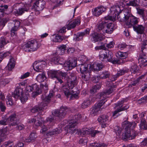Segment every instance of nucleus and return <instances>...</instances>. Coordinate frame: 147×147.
Returning a JSON list of instances; mask_svg holds the SVG:
<instances>
[{
  "mask_svg": "<svg viewBox=\"0 0 147 147\" xmlns=\"http://www.w3.org/2000/svg\"><path fill=\"white\" fill-rule=\"evenodd\" d=\"M83 79L87 83L86 81L88 80L90 78V71L91 70L98 71L101 70L103 67V65L101 64L95 63L91 65L86 57L83 55Z\"/></svg>",
  "mask_w": 147,
  "mask_h": 147,
  "instance_id": "nucleus-1",
  "label": "nucleus"
},
{
  "mask_svg": "<svg viewBox=\"0 0 147 147\" xmlns=\"http://www.w3.org/2000/svg\"><path fill=\"white\" fill-rule=\"evenodd\" d=\"M54 92L53 91H50L49 95L45 97H42L43 101L37 106H36L31 109V111L32 113L38 112L39 111H42L43 109L47 108V103L45 102H49L51 98L54 96Z\"/></svg>",
  "mask_w": 147,
  "mask_h": 147,
  "instance_id": "nucleus-2",
  "label": "nucleus"
},
{
  "mask_svg": "<svg viewBox=\"0 0 147 147\" xmlns=\"http://www.w3.org/2000/svg\"><path fill=\"white\" fill-rule=\"evenodd\" d=\"M115 28L113 24L111 23H108L107 22H102L98 25L97 30L102 34L105 33L111 34Z\"/></svg>",
  "mask_w": 147,
  "mask_h": 147,
  "instance_id": "nucleus-3",
  "label": "nucleus"
},
{
  "mask_svg": "<svg viewBox=\"0 0 147 147\" xmlns=\"http://www.w3.org/2000/svg\"><path fill=\"white\" fill-rule=\"evenodd\" d=\"M113 55L112 52L106 49L104 50L100 51L99 58L102 61L107 62H110L113 64L119 63V61L118 60H113L112 59Z\"/></svg>",
  "mask_w": 147,
  "mask_h": 147,
  "instance_id": "nucleus-4",
  "label": "nucleus"
},
{
  "mask_svg": "<svg viewBox=\"0 0 147 147\" xmlns=\"http://www.w3.org/2000/svg\"><path fill=\"white\" fill-rule=\"evenodd\" d=\"M38 42L33 40L28 41L22 47V48L25 51L27 52H31L36 51L39 47Z\"/></svg>",
  "mask_w": 147,
  "mask_h": 147,
  "instance_id": "nucleus-5",
  "label": "nucleus"
},
{
  "mask_svg": "<svg viewBox=\"0 0 147 147\" xmlns=\"http://www.w3.org/2000/svg\"><path fill=\"white\" fill-rule=\"evenodd\" d=\"M81 117V116L80 114L75 115L73 117V119L69 121V123L67 126V131L68 132L72 133L78 131V130L75 128L77 124V121Z\"/></svg>",
  "mask_w": 147,
  "mask_h": 147,
  "instance_id": "nucleus-6",
  "label": "nucleus"
},
{
  "mask_svg": "<svg viewBox=\"0 0 147 147\" xmlns=\"http://www.w3.org/2000/svg\"><path fill=\"white\" fill-rule=\"evenodd\" d=\"M110 13L111 15L105 17L106 20H110L113 21L115 20L116 17L119 13L121 11L120 7L116 3L113 6L111 7L110 8Z\"/></svg>",
  "mask_w": 147,
  "mask_h": 147,
  "instance_id": "nucleus-7",
  "label": "nucleus"
},
{
  "mask_svg": "<svg viewBox=\"0 0 147 147\" xmlns=\"http://www.w3.org/2000/svg\"><path fill=\"white\" fill-rule=\"evenodd\" d=\"M130 16V11L125 9L123 11H120L117 15V18L118 20L121 22H125Z\"/></svg>",
  "mask_w": 147,
  "mask_h": 147,
  "instance_id": "nucleus-8",
  "label": "nucleus"
},
{
  "mask_svg": "<svg viewBox=\"0 0 147 147\" xmlns=\"http://www.w3.org/2000/svg\"><path fill=\"white\" fill-rule=\"evenodd\" d=\"M137 134V132L135 131L128 129L123 134L121 138L124 140H131L134 139Z\"/></svg>",
  "mask_w": 147,
  "mask_h": 147,
  "instance_id": "nucleus-9",
  "label": "nucleus"
},
{
  "mask_svg": "<svg viewBox=\"0 0 147 147\" xmlns=\"http://www.w3.org/2000/svg\"><path fill=\"white\" fill-rule=\"evenodd\" d=\"M47 63V60L45 61L41 60L35 61L33 64L34 69L38 72H42L43 68Z\"/></svg>",
  "mask_w": 147,
  "mask_h": 147,
  "instance_id": "nucleus-10",
  "label": "nucleus"
},
{
  "mask_svg": "<svg viewBox=\"0 0 147 147\" xmlns=\"http://www.w3.org/2000/svg\"><path fill=\"white\" fill-rule=\"evenodd\" d=\"M59 70H49L48 72V74L49 77L51 78H56L57 81L55 82V83H60L61 84L63 83V81L61 78H59Z\"/></svg>",
  "mask_w": 147,
  "mask_h": 147,
  "instance_id": "nucleus-11",
  "label": "nucleus"
},
{
  "mask_svg": "<svg viewBox=\"0 0 147 147\" xmlns=\"http://www.w3.org/2000/svg\"><path fill=\"white\" fill-rule=\"evenodd\" d=\"M69 111V109L66 107H61L59 110H56L54 111V115L59 117L65 116Z\"/></svg>",
  "mask_w": 147,
  "mask_h": 147,
  "instance_id": "nucleus-12",
  "label": "nucleus"
},
{
  "mask_svg": "<svg viewBox=\"0 0 147 147\" xmlns=\"http://www.w3.org/2000/svg\"><path fill=\"white\" fill-rule=\"evenodd\" d=\"M77 61L75 59H71L69 61H66L64 64V69L66 71L72 69L76 66Z\"/></svg>",
  "mask_w": 147,
  "mask_h": 147,
  "instance_id": "nucleus-13",
  "label": "nucleus"
},
{
  "mask_svg": "<svg viewBox=\"0 0 147 147\" xmlns=\"http://www.w3.org/2000/svg\"><path fill=\"white\" fill-rule=\"evenodd\" d=\"M70 78L67 80V82L68 83L69 89H72L77 84V81L76 76L74 74H71L70 76Z\"/></svg>",
  "mask_w": 147,
  "mask_h": 147,
  "instance_id": "nucleus-14",
  "label": "nucleus"
},
{
  "mask_svg": "<svg viewBox=\"0 0 147 147\" xmlns=\"http://www.w3.org/2000/svg\"><path fill=\"white\" fill-rule=\"evenodd\" d=\"M105 101H100L97 105L92 107L90 109V113L93 115H96L98 111L100 110V108L104 104Z\"/></svg>",
  "mask_w": 147,
  "mask_h": 147,
  "instance_id": "nucleus-15",
  "label": "nucleus"
},
{
  "mask_svg": "<svg viewBox=\"0 0 147 147\" xmlns=\"http://www.w3.org/2000/svg\"><path fill=\"white\" fill-rule=\"evenodd\" d=\"M138 22V18L132 16L129 17L126 20V25L128 28H130L135 24H137Z\"/></svg>",
  "mask_w": 147,
  "mask_h": 147,
  "instance_id": "nucleus-16",
  "label": "nucleus"
},
{
  "mask_svg": "<svg viewBox=\"0 0 147 147\" xmlns=\"http://www.w3.org/2000/svg\"><path fill=\"white\" fill-rule=\"evenodd\" d=\"M106 9L103 6H99L95 8L93 11V14L96 16H98L104 11Z\"/></svg>",
  "mask_w": 147,
  "mask_h": 147,
  "instance_id": "nucleus-17",
  "label": "nucleus"
},
{
  "mask_svg": "<svg viewBox=\"0 0 147 147\" xmlns=\"http://www.w3.org/2000/svg\"><path fill=\"white\" fill-rule=\"evenodd\" d=\"M80 20L79 19H75L71 21L67 26L68 30H70L75 28L76 25H78L80 23Z\"/></svg>",
  "mask_w": 147,
  "mask_h": 147,
  "instance_id": "nucleus-18",
  "label": "nucleus"
},
{
  "mask_svg": "<svg viewBox=\"0 0 147 147\" xmlns=\"http://www.w3.org/2000/svg\"><path fill=\"white\" fill-rule=\"evenodd\" d=\"M113 89L114 88H110L109 89H107L105 91L101 93L100 94V99L102 100H104L107 97V95H109L113 92Z\"/></svg>",
  "mask_w": 147,
  "mask_h": 147,
  "instance_id": "nucleus-19",
  "label": "nucleus"
},
{
  "mask_svg": "<svg viewBox=\"0 0 147 147\" xmlns=\"http://www.w3.org/2000/svg\"><path fill=\"white\" fill-rule=\"evenodd\" d=\"M13 22H14V26L12 27L11 30V35H13H13H16V32L18 30L20 24V22L18 20L13 21Z\"/></svg>",
  "mask_w": 147,
  "mask_h": 147,
  "instance_id": "nucleus-20",
  "label": "nucleus"
},
{
  "mask_svg": "<svg viewBox=\"0 0 147 147\" xmlns=\"http://www.w3.org/2000/svg\"><path fill=\"white\" fill-rule=\"evenodd\" d=\"M29 8L28 5H26L22 7H20L17 10L16 13L18 15H21L25 12L27 11L29 9Z\"/></svg>",
  "mask_w": 147,
  "mask_h": 147,
  "instance_id": "nucleus-21",
  "label": "nucleus"
},
{
  "mask_svg": "<svg viewBox=\"0 0 147 147\" xmlns=\"http://www.w3.org/2000/svg\"><path fill=\"white\" fill-rule=\"evenodd\" d=\"M4 96L2 93H0V108L1 111L2 112H5L6 109V107L5 105Z\"/></svg>",
  "mask_w": 147,
  "mask_h": 147,
  "instance_id": "nucleus-22",
  "label": "nucleus"
},
{
  "mask_svg": "<svg viewBox=\"0 0 147 147\" xmlns=\"http://www.w3.org/2000/svg\"><path fill=\"white\" fill-rule=\"evenodd\" d=\"M51 61L54 62L55 64L61 65L63 64L64 62L63 58H61L59 56L55 57L51 59Z\"/></svg>",
  "mask_w": 147,
  "mask_h": 147,
  "instance_id": "nucleus-23",
  "label": "nucleus"
},
{
  "mask_svg": "<svg viewBox=\"0 0 147 147\" xmlns=\"http://www.w3.org/2000/svg\"><path fill=\"white\" fill-rule=\"evenodd\" d=\"M9 123H10L11 122V124L12 126H15L16 125H17V123L16 122V115L15 113H14L11 115L7 119Z\"/></svg>",
  "mask_w": 147,
  "mask_h": 147,
  "instance_id": "nucleus-24",
  "label": "nucleus"
},
{
  "mask_svg": "<svg viewBox=\"0 0 147 147\" xmlns=\"http://www.w3.org/2000/svg\"><path fill=\"white\" fill-rule=\"evenodd\" d=\"M23 94L22 89L18 87L16 89L13 96L15 98L18 99Z\"/></svg>",
  "mask_w": 147,
  "mask_h": 147,
  "instance_id": "nucleus-25",
  "label": "nucleus"
},
{
  "mask_svg": "<svg viewBox=\"0 0 147 147\" xmlns=\"http://www.w3.org/2000/svg\"><path fill=\"white\" fill-rule=\"evenodd\" d=\"M45 4V1H39L36 2V8L38 11L42 10L44 7Z\"/></svg>",
  "mask_w": 147,
  "mask_h": 147,
  "instance_id": "nucleus-26",
  "label": "nucleus"
},
{
  "mask_svg": "<svg viewBox=\"0 0 147 147\" xmlns=\"http://www.w3.org/2000/svg\"><path fill=\"white\" fill-rule=\"evenodd\" d=\"M32 91H34V92L33 93V95L37 96L41 93V90L40 89L39 86L37 84H35L32 85Z\"/></svg>",
  "mask_w": 147,
  "mask_h": 147,
  "instance_id": "nucleus-27",
  "label": "nucleus"
},
{
  "mask_svg": "<svg viewBox=\"0 0 147 147\" xmlns=\"http://www.w3.org/2000/svg\"><path fill=\"white\" fill-rule=\"evenodd\" d=\"M109 113L101 115L98 118V121L99 122L101 123L105 122L109 120Z\"/></svg>",
  "mask_w": 147,
  "mask_h": 147,
  "instance_id": "nucleus-28",
  "label": "nucleus"
},
{
  "mask_svg": "<svg viewBox=\"0 0 147 147\" xmlns=\"http://www.w3.org/2000/svg\"><path fill=\"white\" fill-rule=\"evenodd\" d=\"M46 77L45 76L44 73H42L41 74H39L36 77V80L39 82L41 83L46 82Z\"/></svg>",
  "mask_w": 147,
  "mask_h": 147,
  "instance_id": "nucleus-29",
  "label": "nucleus"
},
{
  "mask_svg": "<svg viewBox=\"0 0 147 147\" xmlns=\"http://www.w3.org/2000/svg\"><path fill=\"white\" fill-rule=\"evenodd\" d=\"M133 28L138 33L142 34L143 33L145 27L142 25L133 26Z\"/></svg>",
  "mask_w": 147,
  "mask_h": 147,
  "instance_id": "nucleus-30",
  "label": "nucleus"
},
{
  "mask_svg": "<svg viewBox=\"0 0 147 147\" xmlns=\"http://www.w3.org/2000/svg\"><path fill=\"white\" fill-rule=\"evenodd\" d=\"M66 46L65 45H62L58 48L55 54L63 55L64 54L65 51L66 50Z\"/></svg>",
  "mask_w": 147,
  "mask_h": 147,
  "instance_id": "nucleus-31",
  "label": "nucleus"
},
{
  "mask_svg": "<svg viewBox=\"0 0 147 147\" xmlns=\"http://www.w3.org/2000/svg\"><path fill=\"white\" fill-rule=\"evenodd\" d=\"M15 61L14 59L12 57H11L10 58L9 62L8 63L7 66L8 69L9 71H11L15 65Z\"/></svg>",
  "mask_w": 147,
  "mask_h": 147,
  "instance_id": "nucleus-32",
  "label": "nucleus"
},
{
  "mask_svg": "<svg viewBox=\"0 0 147 147\" xmlns=\"http://www.w3.org/2000/svg\"><path fill=\"white\" fill-rule=\"evenodd\" d=\"M129 107V106L127 105L121 108L120 109L115 111L113 113L112 117L114 118H115L118 116L117 114L118 112H120L126 110Z\"/></svg>",
  "mask_w": 147,
  "mask_h": 147,
  "instance_id": "nucleus-33",
  "label": "nucleus"
},
{
  "mask_svg": "<svg viewBox=\"0 0 147 147\" xmlns=\"http://www.w3.org/2000/svg\"><path fill=\"white\" fill-rule=\"evenodd\" d=\"M8 8V6L7 5H1L0 6V19L3 16L4 11H6Z\"/></svg>",
  "mask_w": 147,
  "mask_h": 147,
  "instance_id": "nucleus-34",
  "label": "nucleus"
},
{
  "mask_svg": "<svg viewBox=\"0 0 147 147\" xmlns=\"http://www.w3.org/2000/svg\"><path fill=\"white\" fill-rule=\"evenodd\" d=\"M68 88H69L68 85L67 86L66 85H64L62 86L61 88V90L64 93L65 95L67 97V98L69 96L70 94Z\"/></svg>",
  "mask_w": 147,
  "mask_h": 147,
  "instance_id": "nucleus-35",
  "label": "nucleus"
},
{
  "mask_svg": "<svg viewBox=\"0 0 147 147\" xmlns=\"http://www.w3.org/2000/svg\"><path fill=\"white\" fill-rule=\"evenodd\" d=\"M102 34L95 33L92 35V39L95 42H97L102 40Z\"/></svg>",
  "mask_w": 147,
  "mask_h": 147,
  "instance_id": "nucleus-36",
  "label": "nucleus"
},
{
  "mask_svg": "<svg viewBox=\"0 0 147 147\" xmlns=\"http://www.w3.org/2000/svg\"><path fill=\"white\" fill-rule=\"evenodd\" d=\"M139 70L138 67L136 65H134L131 66L130 71L132 74L138 75H139Z\"/></svg>",
  "mask_w": 147,
  "mask_h": 147,
  "instance_id": "nucleus-37",
  "label": "nucleus"
},
{
  "mask_svg": "<svg viewBox=\"0 0 147 147\" xmlns=\"http://www.w3.org/2000/svg\"><path fill=\"white\" fill-rule=\"evenodd\" d=\"M141 52L144 54H147V40L143 41L142 42L141 48Z\"/></svg>",
  "mask_w": 147,
  "mask_h": 147,
  "instance_id": "nucleus-38",
  "label": "nucleus"
},
{
  "mask_svg": "<svg viewBox=\"0 0 147 147\" xmlns=\"http://www.w3.org/2000/svg\"><path fill=\"white\" fill-rule=\"evenodd\" d=\"M36 137L35 133H31L29 136L27 138L25 139L24 141L26 142H29L34 140Z\"/></svg>",
  "mask_w": 147,
  "mask_h": 147,
  "instance_id": "nucleus-39",
  "label": "nucleus"
},
{
  "mask_svg": "<svg viewBox=\"0 0 147 147\" xmlns=\"http://www.w3.org/2000/svg\"><path fill=\"white\" fill-rule=\"evenodd\" d=\"M116 55L118 58L122 59L125 58L127 56V54L126 52L119 51L116 53Z\"/></svg>",
  "mask_w": 147,
  "mask_h": 147,
  "instance_id": "nucleus-40",
  "label": "nucleus"
},
{
  "mask_svg": "<svg viewBox=\"0 0 147 147\" xmlns=\"http://www.w3.org/2000/svg\"><path fill=\"white\" fill-rule=\"evenodd\" d=\"M8 43V41L4 37L0 38V50L4 47V46Z\"/></svg>",
  "mask_w": 147,
  "mask_h": 147,
  "instance_id": "nucleus-41",
  "label": "nucleus"
},
{
  "mask_svg": "<svg viewBox=\"0 0 147 147\" xmlns=\"http://www.w3.org/2000/svg\"><path fill=\"white\" fill-rule=\"evenodd\" d=\"M144 54L142 52L141 53L139 59V61L141 62L142 63H144L147 62V56H146L147 54Z\"/></svg>",
  "mask_w": 147,
  "mask_h": 147,
  "instance_id": "nucleus-42",
  "label": "nucleus"
},
{
  "mask_svg": "<svg viewBox=\"0 0 147 147\" xmlns=\"http://www.w3.org/2000/svg\"><path fill=\"white\" fill-rule=\"evenodd\" d=\"M62 131V130L56 128L52 131H49L47 133V135L48 136H52L53 135L59 134Z\"/></svg>",
  "mask_w": 147,
  "mask_h": 147,
  "instance_id": "nucleus-43",
  "label": "nucleus"
},
{
  "mask_svg": "<svg viewBox=\"0 0 147 147\" xmlns=\"http://www.w3.org/2000/svg\"><path fill=\"white\" fill-rule=\"evenodd\" d=\"M101 85L100 84H98L94 86L90 89V92L92 94L96 92L97 90H99L101 88Z\"/></svg>",
  "mask_w": 147,
  "mask_h": 147,
  "instance_id": "nucleus-44",
  "label": "nucleus"
},
{
  "mask_svg": "<svg viewBox=\"0 0 147 147\" xmlns=\"http://www.w3.org/2000/svg\"><path fill=\"white\" fill-rule=\"evenodd\" d=\"M126 5L128 6L136 7L138 6L137 0H130L129 2L126 3Z\"/></svg>",
  "mask_w": 147,
  "mask_h": 147,
  "instance_id": "nucleus-45",
  "label": "nucleus"
},
{
  "mask_svg": "<svg viewBox=\"0 0 147 147\" xmlns=\"http://www.w3.org/2000/svg\"><path fill=\"white\" fill-rule=\"evenodd\" d=\"M110 73L107 71H105L102 72L100 75V78L102 79H105L109 78L110 76Z\"/></svg>",
  "mask_w": 147,
  "mask_h": 147,
  "instance_id": "nucleus-46",
  "label": "nucleus"
},
{
  "mask_svg": "<svg viewBox=\"0 0 147 147\" xmlns=\"http://www.w3.org/2000/svg\"><path fill=\"white\" fill-rule=\"evenodd\" d=\"M60 73H59V76L61 77V80L63 81V82H65V80H67L68 79V76L66 73L62 72L59 71Z\"/></svg>",
  "mask_w": 147,
  "mask_h": 147,
  "instance_id": "nucleus-47",
  "label": "nucleus"
},
{
  "mask_svg": "<svg viewBox=\"0 0 147 147\" xmlns=\"http://www.w3.org/2000/svg\"><path fill=\"white\" fill-rule=\"evenodd\" d=\"M38 119H37L35 123V125L36 126H40L41 127L44 123V120H43L42 118L41 117H39Z\"/></svg>",
  "mask_w": 147,
  "mask_h": 147,
  "instance_id": "nucleus-48",
  "label": "nucleus"
},
{
  "mask_svg": "<svg viewBox=\"0 0 147 147\" xmlns=\"http://www.w3.org/2000/svg\"><path fill=\"white\" fill-rule=\"evenodd\" d=\"M64 39V37L63 36L57 35L56 36L55 38L53 40V41L55 42H60Z\"/></svg>",
  "mask_w": 147,
  "mask_h": 147,
  "instance_id": "nucleus-49",
  "label": "nucleus"
},
{
  "mask_svg": "<svg viewBox=\"0 0 147 147\" xmlns=\"http://www.w3.org/2000/svg\"><path fill=\"white\" fill-rule=\"evenodd\" d=\"M107 145L104 144H101L97 143H94L90 144V147H107Z\"/></svg>",
  "mask_w": 147,
  "mask_h": 147,
  "instance_id": "nucleus-50",
  "label": "nucleus"
},
{
  "mask_svg": "<svg viewBox=\"0 0 147 147\" xmlns=\"http://www.w3.org/2000/svg\"><path fill=\"white\" fill-rule=\"evenodd\" d=\"M28 95L27 94H24L23 93L18 98L22 102L24 103L28 100Z\"/></svg>",
  "mask_w": 147,
  "mask_h": 147,
  "instance_id": "nucleus-51",
  "label": "nucleus"
},
{
  "mask_svg": "<svg viewBox=\"0 0 147 147\" xmlns=\"http://www.w3.org/2000/svg\"><path fill=\"white\" fill-rule=\"evenodd\" d=\"M83 38V33H78L77 35L74 34L73 38L75 41H78L81 40Z\"/></svg>",
  "mask_w": 147,
  "mask_h": 147,
  "instance_id": "nucleus-52",
  "label": "nucleus"
},
{
  "mask_svg": "<svg viewBox=\"0 0 147 147\" xmlns=\"http://www.w3.org/2000/svg\"><path fill=\"white\" fill-rule=\"evenodd\" d=\"M6 102L7 105H12L13 104V101L11 98V96L10 95H8L7 96Z\"/></svg>",
  "mask_w": 147,
  "mask_h": 147,
  "instance_id": "nucleus-53",
  "label": "nucleus"
},
{
  "mask_svg": "<svg viewBox=\"0 0 147 147\" xmlns=\"http://www.w3.org/2000/svg\"><path fill=\"white\" fill-rule=\"evenodd\" d=\"M41 128L40 131L41 133L44 134L49 129V127H48L47 126L44 125V124L40 127Z\"/></svg>",
  "mask_w": 147,
  "mask_h": 147,
  "instance_id": "nucleus-54",
  "label": "nucleus"
},
{
  "mask_svg": "<svg viewBox=\"0 0 147 147\" xmlns=\"http://www.w3.org/2000/svg\"><path fill=\"white\" fill-rule=\"evenodd\" d=\"M114 130L117 135L120 136V135L122 129L118 126H115L114 127Z\"/></svg>",
  "mask_w": 147,
  "mask_h": 147,
  "instance_id": "nucleus-55",
  "label": "nucleus"
},
{
  "mask_svg": "<svg viewBox=\"0 0 147 147\" xmlns=\"http://www.w3.org/2000/svg\"><path fill=\"white\" fill-rule=\"evenodd\" d=\"M71 91L72 92V93L71 96V98H72V99H73L74 98H77L78 96L77 92H76V90L74 91V90H72Z\"/></svg>",
  "mask_w": 147,
  "mask_h": 147,
  "instance_id": "nucleus-56",
  "label": "nucleus"
},
{
  "mask_svg": "<svg viewBox=\"0 0 147 147\" xmlns=\"http://www.w3.org/2000/svg\"><path fill=\"white\" fill-rule=\"evenodd\" d=\"M7 134V129L6 128H3L2 129H0V135L1 136H3L4 135Z\"/></svg>",
  "mask_w": 147,
  "mask_h": 147,
  "instance_id": "nucleus-57",
  "label": "nucleus"
},
{
  "mask_svg": "<svg viewBox=\"0 0 147 147\" xmlns=\"http://www.w3.org/2000/svg\"><path fill=\"white\" fill-rule=\"evenodd\" d=\"M127 72V71L126 70H125L124 69H119V70L118 71L117 73V74L119 77V76L123 75Z\"/></svg>",
  "mask_w": 147,
  "mask_h": 147,
  "instance_id": "nucleus-58",
  "label": "nucleus"
},
{
  "mask_svg": "<svg viewBox=\"0 0 147 147\" xmlns=\"http://www.w3.org/2000/svg\"><path fill=\"white\" fill-rule=\"evenodd\" d=\"M137 13L139 15L142 16L143 14L145 12L144 10L143 9L139 8V7H136V8Z\"/></svg>",
  "mask_w": 147,
  "mask_h": 147,
  "instance_id": "nucleus-59",
  "label": "nucleus"
},
{
  "mask_svg": "<svg viewBox=\"0 0 147 147\" xmlns=\"http://www.w3.org/2000/svg\"><path fill=\"white\" fill-rule=\"evenodd\" d=\"M41 87L42 89L45 90H48V87L47 85L46 84V82H45L44 83H42L40 84Z\"/></svg>",
  "mask_w": 147,
  "mask_h": 147,
  "instance_id": "nucleus-60",
  "label": "nucleus"
},
{
  "mask_svg": "<svg viewBox=\"0 0 147 147\" xmlns=\"http://www.w3.org/2000/svg\"><path fill=\"white\" fill-rule=\"evenodd\" d=\"M100 78V76H94L92 77V81L95 83H97L99 81Z\"/></svg>",
  "mask_w": 147,
  "mask_h": 147,
  "instance_id": "nucleus-61",
  "label": "nucleus"
},
{
  "mask_svg": "<svg viewBox=\"0 0 147 147\" xmlns=\"http://www.w3.org/2000/svg\"><path fill=\"white\" fill-rule=\"evenodd\" d=\"M13 145V142L10 141L6 142L4 144V145L5 146V147H11Z\"/></svg>",
  "mask_w": 147,
  "mask_h": 147,
  "instance_id": "nucleus-62",
  "label": "nucleus"
},
{
  "mask_svg": "<svg viewBox=\"0 0 147 147\" xmlns=\"http://www.w3.org/2000/svg\"><path fill=\"white\" fill-rule=\"evenodd\" d=\"M90 129L87 128H83V135H85L86 136L90 134Z\"/></svg>",
  "mask_w": 147,
  "mask_h": 147,
  "instance_id": "nucleus-63",
  "label": "nucleus"
},
{
  "mask_svg": "<svg viewBox=\"0 0 147 147\" xmlns=\"http://www.w3.org/2000/svg\"><path fill=\"white\" fill-rule=\"evenodd\" d=\"M9 123L7 119H2L0 121V124L1 125H6Z\"/></svg>",
  "mask_w": 147,
  "mask_h": 147,
  "instance_id": "nucleus-64",
  "label": "nucleus"
}]
</instances>
